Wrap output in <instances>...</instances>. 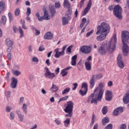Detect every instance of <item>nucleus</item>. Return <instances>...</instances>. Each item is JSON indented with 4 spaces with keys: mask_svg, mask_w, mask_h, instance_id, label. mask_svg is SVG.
I'll list each match as a JSON object with an SVG mask.
<instances>
[{
    "mask_svg": "<svg viewBox=\"0 0 129 129\" xmlns=\"http://www.w3.org/2000/svg\"><path fill=\"white\" fill-rule=\"evenodd\" d=\"M13 74L15 76H19V75H21V72L18 70H15V71H14Z\"/></svg>",
    "mask_w": 129,
    "mask_h": 129,
    "instance_id": "nucleus-43",
    "label": "nucleus"
},
{
    "mask_svg": "<svg viewBox=\"0 0 129 129\" xmlns=\"http://www.w3.org/2000/svg\"><path fill=\"white\" fill-rule=\"evenodd\" d=\"M112 124H108L105 127V129H112Z\"/></svg>",
    "mask_w": 129,
    "mask_h": 129,
    "instance_id": "nucleus-50",
    "label": "nucleus"
},
{
    "mask_svg": "<svg viewBox=\"0 0 129 129\" xmlns=\"http://www.w3.org/2000/svg\"><path fill=\"white\" fill-rule=\"evenodd\" d=\"M50 90H51L52 92H57V91L59 90V89L58 88V87L56 86V85L52 84V86L50 88Z\"/></svg>",
    "mask_w": 129,
    "mask_h": 129,
    "instance_id": "nucleus-23",
    "label": "nucleus"
},
{
    "mask_svg": "<svg viewBox=\"0 0 129 129\" xmlns=\"http://www.w3.org/2000/svg\"><path fill=\"white\" fill-rule=\"evenodd\" d=\"M44 50H45V48L43 46H42L39 47L38 51L42 52V51H44Z\"/></svg>",
    "mask_w": 129,
    "mask_h": 129,
    "instance_id": "nucleus-62",
    "label": "nucleus"
},
{
    "mask_svg": "<svg viewBox=\"0 0 129 129\" xmlns=\"http://www.w3.org/2000/svg\"><path fill=\"white\" fill-rule=\"evenodd\" d=\"M16 113L18 115V118L20 120V121H23L24 120V117L25 115L24 114H22V112H21V111L17 110L16 111Z\"/></svg>",
    "mask_w": 129,
    "mask_h": 129,
    "instance_id": "nucleus-14",
    "label": "nucleus"
},
{
    "mask_svg": "<svg viewBox=\"0 0 129 129\" xmlns=\"http://www.w3.org/2000/svg\"><path fill=\"white\" fill-rule=\"evenodd\" d=\"M6 8V6L5 5V3L4 2H0V10L1 11H4L5 10V8Z\"/></svg>",
    "mask_w": 129,
    "mask_h": 129,
    "instance_id": "nucleus-33",
    "label": "nucleus"
},
{
    "mask_svg": "<svg viewBox=\"0 0 129 129\" xmlns=\"http://www.w3.org/2000/svg\"><path fill=\"white\" fill-rule=\"evenodd\" d=\"M84 6V1L81 0L80 2V8L81 9Z\"/></svg>",
    "mask_w": 129,
    "mask_h": 129,
    "instance_id": "nucleus-57",
    "label": "nucleus"
},
{
    "mask_svg": "<svg viewBox=\"0 0 129 129\" xmlns=\"http://www.w3.org/2000/svg\"><path fill=\"white\" fill-rule=\"evenodd\" d=\"M117 66L121 69H123V68H124V63H123V60L120 54H119L117 56Z\"/></svg>",
    "mask_w": 129,
    "mask_h": 129,
    "instance_id": "nucleus-7",
    "label": "nucleus"
},
{
    "mask_svg": "<svg viewBox=\"0 0 129 129\" xmlns=\"http://www.w3.org/2000/svg\"><path fill=\"white\" fill-rule=\"evenodd\" d=\"M100 101V100H98V99L93 98L91 100V103H94L95 104H97V101Z\"/></svg>",
    "mask_w": 129,
    "mask_h": 129,
    "instance_id": "nucleus-42",
    "label": "nucleus"
},
{
    "mask_svg": "<svg viewBox=\"0 0 129 129\" xmlns=\"http://www.w3.org/2000/svg\"><path fill=\"white\" fill-rule=\"evenodd\" d=\"M18 84V79H16L14 77L12 78V83L10 84V87L11 88L15 89L17 87Z\"/></svg>",
    "mask_w": 129,
    "mask_h": 129,
    "instance_id": "nucleus-11",
    "label": "nucleus"
},
{
    "mask_svg": "<svg viewBox=\"0 0 129 129\" xmlns=\"http://www.w3.org/2000/svg\"><path fill=\"white\" fill-rule=\"evenodd\" d=\"M119 112H123V109L122 107H119L115 109L113 112V114L114 116H116V115H118V113H119Z\"/></svg>",
    "mask_w": 129,
    "mask_h": 129,
    "instance_id": "nucleus-13",
    "label": "nucleus"
},
{
    "mask_svg": "<svg viewBox=\"0 0 129 129\" xmlns=\"http://www.w3.org/2000/svg\"><path fill=\"white\" fill-rule=\"evenodd\" d=\"M54 122L57 125H60L61 124V121L58 120V119H55L54 120Z\"/></svg>",
    "mask_w": 129,
    "mask_h": 129,
    "instance_id": "nucleus-58",
    "label": "nucleus"
},
{
    "mask_svg": "<svg viewBox=\"0 0 129 129\" xmlns=\"http://www.w3.org/2000/svg\"><path fill=\"white\" fill-rule=\"evenodd\" d=\"M95 119V115H93L92 117L91 122L90 123V126H92V125L94 124Z\"/></svg>",
    "mask_w": 129,
    "mask_h": 129,
    "instance_id": "nucleus-41",
    "label": "nucleus"
},
{
    "mask_svg": "<svg viewBox=\"0 0 129 129\" xmlns=\"http://www.w3.org/2000/svg\"><path fill=\"white\" fill-rule=\"evenodd\" d=\"M86 70L90 71L91 70V63L90 62H86L85 63Z\"/></svg>",
    "mask_w": 129,
    "mask_h": 129,
    "instance_id": "nucleus-24",
    "label": "nucleus"
},
{
    "mask_svg": "<svg viewBox=\"0 0 129 129\" xmlns=\"http://www.w3.org/2000/svg\"><path fill=\"white\" fill-rule=\"evenodd\" d=\"M87 19L85 18H83L82 19V23L80 24V27L81 28H83V27H84V25L85 24V23H86V24H87V23H88V24L89 23V21H87L86 22Z\"/></svg>",
    "mask_w": 129,
    "mask_h": 129,
    "instance_id": "nucleus-28",
    "label": "nucleus"
},
{
    "mask_svg": "<svg viewBox=\"0 0 129 129\" xmlns=\"http://www.w3.org/2000/svg\"><path fill=\"white\" fill-rule=\"evenodd\" d=\"M43 10L44 11V16H42V18L43 20H50L51 19V17L49 15V14L48 13V11H47V9L46 8H43Z\"/></svg>",
    "mask_w": 129,
    "mask_h": 129,
    "instance_id": "nucleus-12",
    "label": "nucleus"
},
{
    "mask_svg": "<svg viewBox=\"0 0 129 129\" xmlns=\"http://www.w3.org/2000/svg\"><path fill=\"white\" fill-rule=\"evenodd\" d=\"M22 108L23 112H24L25 114H27V112H28V106H27V105L24 103L23 104Z\"/></svg>",
    "mask_w": 129,
    "mask_h": 129,
    "instance_id": "nucleus-27",
    "label": "nucleus"
},
{
    "mask_svg": "<svg viewBox=\"0 0 129 129\" xmlns=\"http://www.w3.org/2000/svg\"><path fill=\"white\" fill-rule=\"evenodd\" d=\"M31 8H27V12H26V15L27 16H30V15H31Z\"/></svg>",
    "mask_w": 129,
    "mask_h": 129,
    "instance_id": "nucleus-48",
    "label": "nucleus"
},
{
    "mask_svg": "<svg viewBox=\"0 0 129 129\" xmlns=\"http://www.w3.org/2000/svg\"><path fill=\"white\" fill-rule=\"evenodd\" d=\"M91 6H92V1L91 0H89L88 5L86 7V8L85 9L83 13V16H86V14L89 12V10L90 9H91Z\"/></svg>",
    "mask_w": 129,
    "mask_h": 129,
    "instance_id": "nucleus-9",
    "label": "nucleus"
},
{
    "mask_svg": "<svg viewBox=\"0 0 129 129\" xmlns=\"http://www.w3.org/2000/svg\"><path fill=\"white\" fill-rule=\"evenodd\" d=\"M49 11L51 15L52 18L55 16L56 14V9H55V7L54 6H52L49 8Z\"/></svg>",
    "mask_w": 129,
    "mask_h": 129,
    "instance_id": "nucleus-18",
    "label": "nucleus"
},
{
    "mask_svg": "<svg viewBox=\"0 0 129 129\" xmlns=\"http://www.w3.org/2000/svg\"><path fill=\"white\" fill-rule=\"evenodd\" d=\"M74 87L72 89V90H76V88H77V86H78V84L77 83H75L73 84Z\"/></svg>",
    "mask_w": 129,
    "mask_h": 129,
    "instance_id": "nucleus-59",
    "label": "nucleus"
},
{
    "mask_svg": "<svg viewBox=\"0 0 129 129\" xmlns=\"http://www.w3.org/2000/svg\"><path fill=\"white\" fill-rule=\"evenodd\" d=\"M80 51L83 54H89L91 52V48L89 46L84 45L82 46L80 49Z\"/></svg>",
    "mask_w": 129,
    "mask_h": 129,
    "instance_id": "nucleus-8",
    "label": "nucleus"
},
{
    "mask_svg": "<svg viewBox=\"0 0 129 129\" xmlns=\"http://www.w3.org/2000/svg\"><path fill=\"white\" fill-rule=\"evenodd\" d=\"M95 81H96V80H95V78H94L92 77V78L90 79V80L89 81V83L90 84L91 89H92L94 87V86L95 85Z\"/></svg>",
    "mask_w": 129,
    "mask_h": 129,
    "instance_id": "nucleus-20",
    "label": "nucleus"
},
{
    "mask_svg": "<svg viewBox=\"0 0 129 129\" xmlns=\"http://www.w3.org/2000/svg\"><path fill=\"white\" fill-rule=\"evenodd\" d=\"M54 35L52 33H46L44 36L45 40H50L53 38Z\"/></svg>",
    "mask_w": 129,
    "mask_h": 129,
    "instance_id": "nucleus-17",
    "label": "nucleus"
},
{
    "mask_svg": "<svg viewBox=\"0 0 129 129\" xmlns=\"http://www.w3.org/2000/svg\"><path fill=\"white\" fill-rule=\"evenodd\" d=\"M2 21L3 25H6V23H7V17L5 16H3L2 17Z\"/></svg>",
    "mask_w": 129,
    "mask_h": 129,
    "instance_id": "nucleus-44",
    "label": "nucleus"
},
{
    "mask_svg": "<svg viewBox=\"0 0 129 129\" xmlns=\"http://www.w3.org/2000/svg\"><path fill=\"white\" fill-rule=\"evenodd\" d=\"M111 99H112L111 96H106V100H107V101H110Z\"/></svg>",
    "mask_w": 129,
    "mask_h": 129,
    "instance_id": "nucleus-52",
    "label": "nucleus"
},
{
    "mask_svg": "<svg viewBox=\"0 0 129 129\" xmlns=\"http://www.w3.org/2000/svg\"><path fill=\"white\" fill-rule=\"evenodd\" d=\"M97 31L96 33H108L110 30V27L108 24L105 22H102L101 25L97 27Z\"/></svg>",
    "mask_w": 129,
    "mask_h": 129,
    "instance_id": "nucleus-3",
    "label": "nucleus"
},
{
    "mask_svg": "<svg viewBox=\"0 0 129 129\" xmlns=\"http://www.w3.org/2000/svg\"><path fill=\"white\" fill-rule=\"evenodd\" d=\"M12 110V108L9 106L6 107V112H11V111Z\"/></svg>",
    "mask_w": 129,
    "mask_h": 129,
    "instance_id": "nucleus-54",
    "label": "nucleus"
},
{
    "mask_svg": "<svg viewBox=\"0 0 129 129\" xmlns=\"http://www.w3.org/2000/svg\"><path fill=\"white\" fill-rule=\"evenodd\" d=\"M5 95L8 98H10V97H11V91H7L5 92Z\"/></svg>",
    "mask_w": 129,
    "mask_h": 129,
    "instance_id": "nucleus-49",
    "label": "nucleus"
},
{
    "mask_svg": "<svg viewBox=\"0 0 129 129\" xmlns=\"http://www.w3.org/2000/svg\"><path fill=\"white\" fill-rule=\"evenodd\" d=\"M123 101L125 104H127L129 102V93L127 92L123 97Z\"/></svg>",
    "mask_w": 129,
    "mask_h": 129,
    "instance_id": "nucleus-16",
    "label": "nucleus"
},
{
    "mask_svg": "<svg viewBox=\"0 0 129 129\" xmlns=\"http://www.w3.org/2000/svg\"><path fill=\"white\" fill-rule=\"evenodd\" d=\"M32 61L33 62H35L36 63H38V62H39V59L37 57H34L32 58Z\"/></svg>",
    "mask_w": 129,
    "mask_h": 129,
    "instance_id": "nucleus-55",
    "label": "nucleus"
},
{
    "mask_svg": "<svg viewBox=\"0 0 129 129\" xmlns=\"http://www.w3.org/2000/svg\"><path fill=\"white\" fill-rule=\"evenodd\" d=\"M67 48V45H64L62 47V51H61L63 55H65V50Z\"/></svg>",
    "mask_w": 129,
    "mask_h": 129,
    "instance_id": "nucleus-53",
    "label": "nucleus"
},
{
    "mask_svg": "<svg viewBox=\"0 0 129 129\" xmlns=\"http://www.w3.org/2000/svg\"><path fill=\"white\" fill-rule=\"evenodd\" d=\"M88 86L87 85V83H83L82 84V89H84V90H86V91H88Z\"/></svg>",
    "mask_w": 129,
    "mask_h": 129,
    "instance_id": "nucleus-29",
    "label": "nucleus"
},
{
    "mask_svg": "<svg viewBox=\"0 0 129 129\" xmlns=\"http://www.w3.org/2000/svg\"><path fill=\"white\" fill-rule=\"evenodd\" d=\"M79 93L82 95V96H84V95H86V93H87V91L86 90H84V89H82L80 90Z\"/></svg>",
    "mask_w": 129,
    "mask_h": 129,
    "instance_id": "nucleus-30",
    "label": "nucleus"
},
{
    "mask_svg": "<svg viewBox=\"0 0 129 129\" xmlns=\"http://www.w3.org/2000/svg\"><path fill=\"white\" fill-rule=\"evenodd\" d=\"M102 112L104 115H105L106 113H107V106H105L103 107L102 109Z\"/></svg>",
    "mask_w": 129,
    "mask_h": 129,
    "instance_id": "nucleus-35",
    "label": "nucleus"
},
{
    "mask_svg": "<svg viewBox=\"0 0 129 129\" xmlns=\"http://www.w3.org/2000/svg\"><path fill=\"white\" fill-rule=\"evenodd\" d=\"M77 60V55H75L72 57L71 64L72 66H76V61Z\"/></svg>",
    "mask_w": 129,
    "mask_h": 129,
    "instance_id": "nucleus-19",
    "label": "nucleus"
},
{
    "mask_svg": "<svg viewBox=\"0 0 129 129\" xmlns=\"http://www.w3.org/2000/svg\"><path fill=\"white\" fill-rule=\"evenodd\" d=\"M70 88L67 87L62 92V95H64V94H66V93H68L69 91H70Z\"/></svg>",
    "mask_w": 129,
    "mask_h": 129,
    "instance_id": "nucleus-34",
    "label": "nucleus"
},
{
    "mask_svg": "<svg viewBox=\"0 0 129 129\" xmlns=\"http://www.w3.org/2000/svg\"><path fill=\"white\" fill-rule=\"evenodd\" d=\"M93 129H98V124L96 123L94 125Z\"/></svg>",
    "mask_w": 129,
    "mask_h": 129,
    "instance_id": "nucleus-64",
    "label": "nucleus"
},
{
    "mask_svg": "<svg viewBox=\"0 0 129 129\" xmlns=\"http://www.w3.org/2000/svg\"><path fill=\"white\" fill-rule=\"evenodd\" d=\"M106 96H111L112 95V92L109 91V90H107L105 93Z\"/></svg>",
    "mask_w": 129,
    "mask_h": 129,
    "instance_id": "nucleus-45",
    "label": "nucleus"
},
{
    "mask_svg": "<svg viewBox=\"0 0 129 129\" xmlns=\"http://www.w3.org/2000/svg\"><path fill=\"white\" fill-rule=\"evenodd\" d=\"M93 97H94V94H91L90 96L88 97V98L87 99V102L88 103H89L90 102V100H92L93 99Z\"/></svg>",
    "mask_w": 129,
    "mask_h": 129,
    "instance_id": "nucleus-38",
    "label": "nucleus"
},
{
    "mask_svg": "<svg viewBox=\"0 0 129 129\" xmlns=\"http://www.w3.org/2000/svg\"><path fill=\"white\" fill-rule=\"evenodd\" d=\"M62 22L63 26H65V25H68V23H69V21H68L66 17L62 18Z\"/></svg>",
    "mask_w": 129,
    "mask_h": 129,
    "instance_id": "nucleus-31",
    "label": "nucleus"
},
{
    "mask_svg": "<svg viewBox=\"0 0 129 129\" xmlns=\"http://www.w3.org/2000/svg\"><path fill=\"white\" fill-rule=\"evenodd\" d=\"M121 7L119 5H116L114 8L113 14L115 17L118 18L119 20L122 19V16H121Z\"/></svg>",
    "mask_w": 129,
    "mask_h": 129,
    "instance_id": "nucleus-5",
    "label": "nucleus"
},
{
    "mask_svg": "<svg viewBox=\"0 0 129 129\" xmlns=\"http://www.w3.org/2000/svg\"><path fill=\"white\" fill-rule=\"evenodd\" d=\"M20 14H21V10H20V9H16L14 13L15 16L16 17H19V16H20Z\"/></svg>",
    "mask_w": 129,
    "mask_h": 129,
    "instance_id": "nucleus-32",
    "label": "nucleus"
},
{
    "mask_svg": "<svg viewBox=\"0 0 129 129\" xmlns=\"http://www.w3.org/2000/svg\"><path fill=\"white\" fill-rule=\"evenodd\" d=\"M92 77L95 79L96 81L97 79H101L102 78L103 76L101 74H99L98 75H94L92 76Z\"/></svg>",
    "mask_w": 129,
    "mask_h": 129,
    "instance_id": "nucleus-26",
    "label": "nucleus"
},
{
    "mask_svg": "<svg viewBox=\"0 0 129 129\" xmlns=\"http://www.w3.org/2000/svg\"><path fill=\"white\" fill-rule=\"evenodd\" d=\"M10 117L12 118V119H14V118H15V113L11 112L10 113Z\"/></svg>",
    "mask_w": 129,
    "mask_h": 129,
    "instance_id": "nucleus-63",
    "label": "nucleus"
},
{
    "mask_svg": "<svg viewBox=\"0 0 129 129\" xmlns=\"http://www.w3.org/2000/svg\"><path fill=\"white\" fill-rule=\"evenodd\" d=\"M73 47V45H71L69 46L67 49V52L68 53H71V49H72Z\"/></svg>",
    "mask_w": 129,
    "mask_h": 129,
    "instance_id": "nucleus-51",
    "label": "nucleus"
},
{
    "mask_svg": "<svg viewBox=\"0 0 129 129\" xmlns=\"http://www.w3.org/2000/svg\"><path fill=\"white\" fill-rule=\"evenodd\" d=\"M102 125H106V123L109 122V118L108 117H105L102 120Z\"/></svg>",
    "mask_w": 129,
    "mask_h": 129,
    "instance_id": "nucleus-21",
    "label": "nucleus"
},
{
    "mask_svg": "<svg viewBox=\"0 0 129 129\" xmlns=\"http://www.w3.org/2000/svg\"><path fill=\"white\" fill-rule=\"evenodd\" d=\"M98 87L95 89L94 92L99 91L98 93L97 99L98 100H101L102 99V96L103 95V92L104 90H103V83H100L98 85Z\"/></svg>",
    "mask_w": 129,
    "mask_h": 129,
    "instance_id": "nucleus-4",
    "label": "nucleus"
},
{
    "mask_svg": "<svg viewBox=\"0 0 129 129\" xmlns=\"http://www.w3.org/2000/svg\"><path fill=\"white\" fill-rule=\"evenodd\" d=\"M108 34V33H101L100 35L96 37V40L97 41H100L105 40V38H106V36H107Z\"/></svg>",
    "mask_w": 129,
    "mask_h": 129,
    "instance_id": "nucleus-10",
    "label": "nucleus"
},
{
    "mask_svg": "<svg viewBox=\"0 0 129 129\" xmlns=\"http://www.w3.org/2000/svg\"><path fill=\"white\" fill-rule=\"evenodd\" d=\"M36 17L38 18V21H39V22H42V21H44V19H43L42 17L40 16V14H39V13H36Z\"/></svg>",
    "mask_w": 129,
    "mask_h": 129,
    "instance_id": "nucleus-37",
    "label": "nucleus"
},
{
    "mask_svg": "<svg viewBox=\"0 0 129 129\" xmlns=\"http://www.w3.org/2000/svg\"><path fill=\"white\" fill-rule=\"evenodd\" d=\"M73 106H74V103L72 101L67 102V106L64 109L66 113H68L65 115L66 117H72V115H73Z\"/></svg>",
    "mask_w": 129,
    "mask_h": 129,
    "instance_id": "nucleus-2",
    "label": "nucleus"
},
{
    "mask_svg": "<svg viewBox=\"0 0 129 129\" xmlns=\"http://www.w3.org/2000/svg\"><path fill=\"white\" fill-rule=\"evenodd\" d=\"M120 129H126V125L125 124H122L120 127Z\"/></svg>",
    "mask_w": 129,
    "mask_h": 129,
    "instance_id": "nucleus-61",
    "label": "nucleus"
},
{
    "mask_svg": "<svg viewBox=\"0 0 129 129\" xmlns=\"http://www.w3.org/2000/svg\"><path fill=\"white\" fill-rule=\"evenodd\" d=\"M68 96H66L65 97L61 98L60 99H59L58 102H60V101H63L64 100H67V99H68Z\"/></svg>",
    "mask_w": 129,
    "mask_h": 129,
    "instance_id": "nucleus-46",
    "label": "nucleus"
},
{
    "mask_svg": "<svg viewBox=\"0 0 129 129\" xmlns=\"http://www.w3.org/2000/svg\"><path fill=\"white\" fill-rule=\"evenodd\" d=\"M8 47L7 49V52H8V53H10V52H11L12 51V50H13V45H11V46H7Z\"/></svg>",
    "mask_w": 129,
    "mask_h": 129,
    "instance_id": "nucleus-47",
    "label": "nucleus"
},
{
    "mask_svg": "<svg viewBox=\"0 0 129 129\" xmlns=\"http://www.w3.org/2000/svg\"><path fill=\"white\" fill-rule=\"evenodd\" d=\"M60 74L62 75V77H64V76H66L67 74H68V72H67L64 69L61 71Z\"/></svg>",
    "mask_w": 129,
    "mask_h": 129,
    "instance_id": "nucleus-39",
    "label": "nucleus"
},
{
    "mask_svg": "<svg viewBox=\"0 0 129 129\" xmlns=\"http://www.w3.org/2000/svg\"><path fill=\"white\" fill-rule=\"evenodd\" d=\"M5 44L6 46H13L14 41L11 40V38L8 37L5 40Z\"/></svg>",
    "mask_w": 129,
    "mask_h": 129,
    "instance_id": "nucleus-15",
    "label": "nucleus"
},
{
    "mask_svg": "<svg viewBox=\"0 0 129 129\" xmlns=\"http://www.w3.org/2000/svg\"><path fill=\"white\" fill-rule=\"evenodd\" d=\"M45 63L46 64V65H47V66H50L51 64V62H50V59H46L45 61Z\"/></svg>",
    "mask_w": 129,
    "mask_h": 129,
    "instance_id": "nucleus-60",
    "label": "nucleus"
},
{
    "mask_svg": "<svg viewBox=\"0 0 129 129\" xmlns=\"http://www.w3.org/2000/svg\"><path fill=\"white\" fill-rule=\"evenodd\" d=\"M63 7L64 8H68V9H70L71 8V4H70L68 0H64Z\"/></svg>",
    "mask_w": 129,
    "mask_h": 129,
    "instance_id": "nucleus-22",
    "label": "nucleus"
},
{
    "mask_svg": "<svg viewBox=\"0 0 129 129\" xmlns=\"http://www.w3.org/2000/svg\"><path fill=\"white\" fill-rule=\"evenodd\" d=\"M7 57L8 60H12V54H11V52L8 53Z\"/></svg>",
    "mask_w": 129,
    "mask_h": 129,
    "instance_id": "nucleus-56",
    "label": "nucleus"
},
{
    "mask_svg": "<svg viewBox=\"0 0 129 129\" xmlns=\"http://www.w3.org/2000/svg\"><path fill=\"white\" fill-rule=\"evenodd\" d=\"M45 72L44 73V76L45 77H46V78H48V79H50L51 80H53L54 77L56 76V75H55V74L51 73L50 72L48 68H45Z\"/></svg>",
    "mask_w": 129,
    "mask_h": 129,
    "instance_id": "nucleus-6",
    "label": "nucleus"
},
{
    "mask_svg": "<svg viewBox=\"0 0 129 129\" xmlns=\"http://www.w3.org/2000/svg\"><path fill=\"white\" fill-rule=\"evenodd\" d=\"M64 54L60 51V52H57L54 54L55 58H58L60 56H63Z\"/></svg>",
    "mask_w": 129,
    "mask_h": 129,
    "instance_id": "nucleus-36",
    "label": "nucleus"
},
{
    "mask_svg": "<svg viewBox=\"0 0 129 129\" xmlns=\"http://www.w3.org/2000/svg\"><path fill=\"white\" fill-rule=\"evenodd\" d=\"M70 118H67L64 121H63V123H64V126L66 127H68V126H69V125L70 124Z\"/></svg>",
    "mask_w": 129,
    "mask_h": 129,
    "instance_id": "nucleus-25",
    "label": "nucleus"
},
{
    "mask_svg": "<svg viewBox=\"0 0 129 129\" xmlns=\"http://www.w3.org/2000/svg\"><path fill=\"white\" fill-rule=\"evenodd\" d=\"M8 17L9 19L10 22H12V21L14 20V17H13V14L11 12L8 13Z\"/></svg>",
    "mask_w": 129,
    "mask_h": 129,
    "instance_id": "nucleus-40",
    "label": "nucleus"
},
{
    "mask_svg": "<svg viewBox=\"0 0 129 129\" xmlns=\"http://www.w3.org/2000/svg\"><path fill=\"white\" fill-rule=\"evenodd\" d=\"M117 41V38L116 37V34H114L108 43L101 45L98 49V53L101 56L105 55L107 52L110 53H112L115 50Z\"/></svg>",
    "mask_w": 129,
    "mask_h": 129,
    "instance_id": "nucleus-1",
    "label": "nucleus"
}]
</instances>
